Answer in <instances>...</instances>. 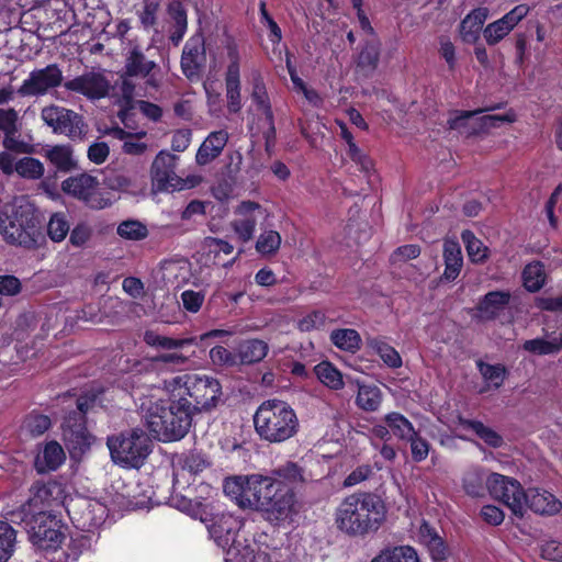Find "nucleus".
I'll use <instances>...</instances> for the list:
<instances>
[{
  "instance_id": "f257e3e1",
  "label": "nucleus",
  "mask_w": 562,
  "mask_h": 562,
  "mask_svg": "<svg viewBox=\"0 0 562 562\" xmlns=\"http://www.w3.org/2000/svg\"><path fill=\"white\" fill-rule=\"evenodd\" d=\"M307 481L306 471L288 461L269 475H237L225 480L224 493L240 508L258 510L265 520L280 525L299 512L294 490Z\"/></svg>"
},
{
  "instance_id": "f03ea898",
  "label": "nucleus",
  "mask_w": 562,
  "mask_h": 562,
  "mask_svg": "<svg viewBox=\"0 0 562 562\" xmlns=\"http://www.w3.org/2000/svg\"><path fill=\"white\" fill-rule=\"evenodd\" d=\"M336 528L348 537L366 538L376 533L384 525L387 508L384 501L370 492L346 496L335 510Z\"/></svg>"
},
{
  "instance_id": "7ed1b4c3",
  "label": "nucleus",
  "mask_w": 562,
  "mask_h": 562,
  "mask_svg": "<svg viewBox=\"0 0 562 562\" xmlns=\"http://www.w3.org/2000/svg\"><path fill=\"white\" fill-rule=\"evenodd\" d=\"M0 235L8 244L30 250L45 243L38 215L30 203L5 205L0 211Z\"/></svg>"
},
{
  "instance_id": "20e7f679",
  "label": "nucleus",
  "mask_w": 562,
  "mask_h": 562,
  "mask_svg": "<svg viewBox=\"0 0 562 562\" xmlns=\"http://www.w3.org/2000/svg\"><path fill=\"white\" fill-rule=\"evenodd\" d=\"M255 430L270 443L284 442L299 432L300 422L292 406L281 400L262 402L254 415Z\"/></svg>"
},
{
  "instance_id": "39448f33",
  "label": "nucleus",
  "mask_w": 562,
  "mask_h": 562,
  "mask_svg": "<svg viewBox=\"0 0 562 562\" xmlns=\"http://www.w3.org/2000/svg\"><path fill=\"white\" fill-rule=\"evenodd\" d=\"M168 387L171 397L188 404L193 415L214 408L222 395L218 380L206 374L186 373L175 376Z\"/></svg>"
},
{
  "instance_id": "423d86ee",
  "label": "nucleus",
  "mask_w": 562,
  "mask_h": 562,
  "mask_svg": "<svg viewBox=\"0 0 562 562\" xmlns=\"http://www.w3.org/2000/svg\"><path fill=\"white\" fill-rule=\"evenodd\" d=\"M193 414L184 402L171 397L167 405L164 401L153 403L145 416L149 431L160 441H175L183 438L192 424Z\"/></svg>"
},
{
  "instance_id": "0eeeda50",
  "label": "nucleus",
  "mask_w": 562,
  "mask_h": 562,
  "mask_svg": "<svg viewBox=\"0 0 562 562\" xmlns=\"http://www.w3.org/2000/svg\"><path fill=\"white\" fill-rule=\"evenodd\" d=\"M106 445L114 463L138 469L149 456L151 442L144 430L134 428L109 437Z\"/></svg>"
},
{
  "instance_id": "6e6552de",
  "label": "nucleus",
  "mask_w": 562,
  "mask_h": 562,
  "mask_svg": "<svg viewBox=\"0 0 562 562\" xmlns=\"http://www.w3.org/2000/svg\"><path fill=\"white\" fill-rule=\"evenodd\" d=\"M97 395L85 394L75 400L76 409L64 418L63 436L68 449L83 452L90 447V435L86 427V414L95 404Z\"/></svg>"
},
{
  "instance_id": "1a4fd4ad",
  "label": "nucleus",
  "mask_w": 562,
  "mask_h": 562,
  "mask_svg": "<svg viewBox=\"0 0 562 562\" xmlns=\"http://www.w3.org/2000/svg\"><path fill=\"white\" fill-rule=\"evenodd\" d=\"M29 539L40 551H56L65 540L60 521L56 517L40 512L32 516L29 522Z\"/></svg>"
},
{
  "instance_id": "9d476101",
  "label": "nucleus",
  "mask_w": 562,
  "mask_h": 562,
  "mask_svg": "<svg viewBox=\"0 0 562 562\" xmlns=\"http://www.w3.org/2000/svg\"><path fill=\"white\" fill-rule=\"evenodd\" d=\"M126 75L144 79L145 94L156 92L161 86V71L159 65L149 59L143 48L133 44L124 54V67Z\"/></svg>"
},
{
  "instance_id": "9b49d317",
  "label": "nucleus",
  "mask_w": 562,
  "mask_h": 562,
  "mask_svg": "<svg viewBox=\"0 0 562 562\" xmlns=\"http://www.w3.org/2000/svg\"><path fill=\"white\" fill-rule=\"evenodd\" d=\"M41 119L53 133L65 135L71 140L82 139L86 135L83 117L70 109L50 104L42 109Z\"/></svg>"
},
{
  "instance_id": "f8f14e48",
  "label": "nucleus",
  "mask_w": 562,
  "mask_h": 562,
  "mask_svg": "<svg viewBox=\"0 0 562 562\" xmlns=\"http://www.w3.org/2000/svg\"><path fill=\"white\" fill-rule=\"evenodd\" d=\"M207 530L216 544L228 554L236 557L240 553L241 543L237 540V533L243 522L232 514H216L207 516Z\"/></svg>"
},
{
  "instance_id": "ddd939ff",
  "label": "nucleus",
  "mask_w": 562,
  "mask_h": 562,
  "mask_svg": "<svg viewBox=\"0 0 562 562\" xmlns=\"http://www.w3.org/2000/svg\"><path fill=\"white\" fill-rule=\"evenodd\" d=\"M178 156L160 150L150 166L153 189L160 192L180 191L186 188V180L176 173Z\"/></svg>"
},
{
  "instance_id": "4468645a",
  "label": "nucleus",
  "mask_w": 562,
  "mask_h": 562,
  "mask_svg": "<svg viewBox=\"0 0 562 562\" xmlns=\"http://www.w3.org/2000/svg\"><path fill=\"white\" fill-rule=\"evenodd\" d=\"M99 180L86 172L68 177L61 182V191L87 206L95 210H102L109 205L99 191Z\"/></svg>"
},
{
  "instance_id": "2eb2a0df",
  "label": "nucleus",
  "mask_w": 562,
  "mask_h": 562,
  "mask_svg": "<svg viewBox=\"0 0 562 562\" xmlns=\"http://www.w3.org/2000/svg\"><path fill=\"white\" fill-rule=\"evenodd\" d=\"M64 88L67 91L82 94L89 100H100L109 95L112 83L108 70L92 68L74 79L65 81Z\"/></svg>"
},
{
  "instance_id": "dca6fc26",
  "label": "nucleus",
  "mask_w": 562,
  "mask_h": 562,
  "mask_svg": "<svg viewBox=\"0 0 562 562\" xmlns=\"http://www.w3.org/2000/svg\"><path fill=\"white\" fill-rule=\"evenodd\" d=\"M486 487L493 498L506 505L515 516L522 517L524 490L517 480L492 473L487 477Z\"/></svg>"
},
{
  "instance_id": "f3484780",
  "label": "nucleus",
  "mask_w": 562,
  "mask_h": 562,
  "mask_svg": "<svg viewBox=\"0 0 562 562\" xmlns=\"http://www.w3.org/2000/svg\"><path fill=\"white\" fill-rule=\"evenodd\" d=\"M64 77L57 64H49L44 68L34 69L18 89L21 97H43L49 90L58 88Z\"/></svg>"
},
{
  "instance_id": "a211bd4d",
  "label": "nucleus",
  "mask_w": 562,
  "mask_h": 562,
  "mask_svg": "<svg viewBox=\"0 0 562 562\" xmlns=\"http://www.w3.org/2000/svg\"><path fill=\"white\" fill-rule=\"evenodd\" d=\"M228 65L225 72V87L227 108L232 113H237L241 109L240 102V56L237 45L234 42H229L226 45Z\"/></svg>"
},
{
  "instance_id": "6ab92c4d",
  "label": "nucleus",
  "mask_w": 562,
  "mask_h": 562,
  "mask_svg": "<svg viewBox=\"0 0 562 562\" xmlns=\"http://www.w3.org/2000/svg\"><path fill=\"white\" fill-rule=\"evenodd\" d=\"M60 487L55 482H35L30 488V497L27 502L22 506V512L18 514H12L11 520L13 522H19L18 518L21 517L22 514H31L32 516L40 512H45L44 508L50 506L52 502L59 494Z\"/></svg>"
},
{
  "instance_id": "aec40b11",
  "label": "nucleus",
  "mask_w": 562,
  "mask_h": 562,
  "mask_svg": "<svg viewBox=\"0 0 562 562\" xmlns=\"http://www.w3.org/2000/svg\"><path fill=\"white\" fill-rule=\"evenodd\" d=\"M528 11L529 8L526 4H519L499 20L490 23L483 32L486 43L495 45L501 42L527 15Z\"/></svg>"
},
{
  "instance_id": "412c9836",
  "label": "nucleus",
  "mask_w": 562,
  "mask_h": 562,
  "mask_svg": "<svg viewBox=\"0 0 562 562\" xmlns=\"http://www.w3.org/2000/svg\"><path fill=\"white\" fill-rule=\"evenodd\" d=\"M41 155L57 172L70 173L79 169L74 147L70 144L45 145Z\"/></svg>"
},
{
  "instance_id": "4be33fe9",
  "label": "nucleus",
  "mask_w": 562,
  "mask_h": 562,
  "mask_svg": "<svg viewBox=\"0 0 562 562\" xmlns=\"http://www.w3.org/2000/svg\"><path fill=\"white\" fill-rule=\"evenodd\" d=\"M521 503L522 514L525 513L526 506L539 515H554L562 508L561 502L553 494L538 488L524 491Z\"/></svg>"
},
{
  "instance_id": "5701e85b",
  "label": "nucleus",
  "mask_w": 562,
  "mask_h": 562,
  "mask_svg": "<svg viewBox=\"0 0 562 562\" xmlns=\"http://www.w3.org/2000/svg\"><path fill=\"white\" fill-rule=\"evenodd\" d=\"M205 60L204 42L201 37L191 38L184 46L181 56V68L187 78L199 76Z\"/></svg>"
},
{
  "instance_id": "b1692460",
  "label": "nucleus",
  "mask_w": 562,
  "mask_h": 562,
  "mask_svg": "<svg viewBox=\"0 0 562 562\" xmlns=\"http://www.w3.org/2000/svg\"><path fill=\"white\" fill-rule=\"evenodd\" d=\"M228 133L226 131L212 132L198 149L195 160L200 166L207 165L218 157L226 146Z\"/></svg>"
},
{
  "instance_id": "393cba45",
  "label": "nucleus",
  "mask_w": 562,
  "mask_h": 562,
  "mask_svg": "<svg viewBox=\"0 0 562 562\" xmlns=\"http://www.w3.org/2000/svg\"><path fill=\"white\" fill-rule=\"evenodd\" d=\"M381 54V42L373 36L361 48L357 58V68L364 77H370L378 68Z\"/></svg>"
},
{
  "instance_id": "a878e982",
  "label": "nucleus",
  "mask_w": 562,
  "mask_h": 562,
  "mask_svg": "<svg viewBox=\"0 0 562 562\" xmlns=\"http://www.w3.org/2000/svg\"><path fill=\"white\" fill-rule=\"evenodd\" d=\"M488 18L487 8H476L472 10L460 23V35L467 43H474L481 33L483 24Z\"/></svg>"
},
{
  "instance_id": "bb28decb",
  "label": "nucleus",
  "mask_w": 562,
  "mask_h": 562,
  "mask_svg": "<svg viewBox=\"0 0 562 562\" xmlns=\"http://www.w3.org/2000/svg\"><path fill=\"white\" fill-rule=\"evenodd\" d=\"M268 349L267 342L260 339L241 341L236 348L237 366L260 362L267 356Z\"/></svg>"
},
{
  "instance_id": "cd10ccee",
  "label": "nucleus",
  "mask_w": 562,
  "mask_h": 562,
  "mask_svg": "<svg viewBox=\"0 0 562 562\" xmlns=\"http://www.w3.org/2000/svg\"><path fill=\"white\" fill-rule=\"evenodd\" d=\"M445 272L442 278L447 281H453L460 273L463 258L461 247L458 241L447 239L443 244Z\"/></svg>"
},
{
  "instance_id": "c85d7f7f",
  "label": "nucleus",
  "mask_w": 562,
  "mask_h": 562,
  "mask_svg": "<svg viewBox=\"0 0 562 562\" xmlns=\"http://www.w3.org/2000/svg\"><path fill=\"white\" fill-rule=\"evenodd\" d=\"M180 469H178L173 473V486L175 488L180 485V477L186 476V473L189 475H196L198 473L202 472L206 465V460L200 454L195 452H190L186 456H183L179 462H178Z\"/></svg>"
},
{
  "instance_id": "c756f323",
  "label": "nucleus",
  "mask_w": 562,
  "mask_h": 562,
  "mask_svg": "<svg viewBox=\"0 0 562 562\" xmlns=\"http://www.w3.org/2000/svg\"><path fill=\"white\" fill-rule=\"evenodd\" d=\"M144 341L150 347L161 348L166 350H177L196 344V338L187 337L177 339L167 336H161L154 330H146L144 333Z\"/></svg>"
},
{
  "instance_id": "7c9ffc66",
  "label": "nucleus",
  "mask_w": 562,
  "mask_h": 562,
  "mask_svg": "<svg viewBox=\"0 0 562 562\" xmlns=\"http://www.w3.org/2000/svg\"><path fill=\"white\" fill-rule=\"evenodd\" d=\"M371 562H419L416 550L411 546L385 548Z\"/></svg>"
},
{
  "instance_id": "2f4dec72",
  "label": "nucleus",
  "mask_w": 562,
  "mask_h": 562,
  "mask_svg": "<svg viewBox=\"0 0 562 562\" xmlns=\"http://www.w3.org/2000/svg\"><path fill=\"white\" fill-rule=\"evenodd\" d=\"M510 300V293L505 291H492L485 294L479 304V311L488 318H494L504 310Z\"/></svg>"
},
{
  "instance_id": "473e14b6",
  "label": "nucleus",
  "mask_w": 562,
  "mask_h": 562,
  "mask_svg": "<svg viewBox=\"0 0 562 562\" xmlns=\"http://www.w3.org/2000/svg\"><path fill=\"white\" fill-rule=\"evenodd\" d=\"M546 278L544 265L540 261L530 262L522 270L524 286L531 293L543 288Z\"/></svg>"
},
{
  "instance_id": "72a5a7b5",
  "label": "nucleus",
  "mask_w": 562,
  "mask_h": 562,
  "mask_svg": "<svg viewBox=\"0 0 562 562\" xmlns=\"http://www.w3.org/2000/svg\"><path fill=\"white\" fill-rule=\"evenodd\" d=\"M42 460L44 465L40 459L36 462L38 472L56 470L65 460L63 447L57 441L48 442L43 450Z\"/></svg>"
},
{
  "instance_id": "f704fd0d",
  "label": "nucleus",
  "mask_w": 562,
  "mask_h": 562,
  "mask_svg": "<svg viewBox=\"0 0 562 562\" xmlns=\"http://www.w3.org/2000/svg\"><path fill=\"white\" fill-rule=\"evenodd\" d=\"M251 100L256 104L257 110L265 115V119L271 120V114H273L271 103L263 79L259 74H256L252 77Z\"/></svg>"
},
{
  "instance_id": "c9c22d12",
  "label": "nucleus",
  "mask_w": 562,
  "mask_h": 562,
  "mask_svg": "<svg viewBox=\"0 0 562 562\" xmlns=\"http://www.w3.org/2000/svg\"><path fill=\"white\" fill-rule=\"evenodd\" d=\"M382 402V393L375 385H359L356 404L367 412L376 411Z\"/></svg>"
},
{
  "instance_id": "e433bc0d",
  "label": "nucleus",
  "mask_w": 562,
  "mask_h": 562,
  "mask_svg": "<svg viewBox=\"0 0 562 562\" xmlns=\"http://www.w3.org/2000/svg\"><path fill=\"white\" fill-rule=\"evenodd\" d=\"M330 341L341 350L356 352L360 349L361 338L357 330L344 328L333 330Z\"/></svg>"
},
{
  "instance_id": "4c0bfd02",
  "label": "nucleus",
  "mask_w": 562,
  "mask_h": 562,
  "mask_svg": "<svg viewBox=\"0 0 562 562\" xmlns=\"http://www.w3.org/2000/svg\"><path fill=\"white\" fill-rule=\"evenodd\" d=\"M522 348L524 350L538 356L554 355L562 349V335L554 337L551 340H546L543 338L529 339L522 344Z\"/></svg>"
},
{
  "instance_id": "58836bf2",
  "label": "nucleus",
  "mask_w": 562,
  "mask_h": 562,
  "mask_svg": "<svg viewBox=\"0 0 562 562\" xmlns=\"http://www.w3.org/2000/svg\"><path fill=\"white\" fill-rule=\"evenodd\" d=\"M461 426L473 430L486 445L498 448L503 445V438L495 430L485 426L482 422L460 419Z\"/></svg>"
},
{
  "instance_id": "ea45409f",
  "label": "nucleus",
  "mask_w": 562,
  "mask_h": 562,
  "mask_svg": "<svg viewBox=\"0 0 562 562\" xmlns=\"http://www.w3.org/2000/svg\"><path fill=\"white\" fill-rule=\"evenodd\" d=\"M384 422L391 432L400 439H408L415 435L412 423L400 413L393 412L385 415Z\"/></svg>"
},
{
  "instance_id": "a19ab883",
  "label": "nucleus",
  "mask_w": 562,
  "mask_h": 562,
  "mask_svg": "<svg viewBox=\"0 0 562 562\" xmlns=\"http://www.w3.org/2000/svg\"><path fill=\"white\" fill-rule=\"evenodd\" d=\"M314 371L318 380L331 390H340L344 386L341 373L327 361H323L315 366Z\"/></svg>"
},
{
  "instance_id": "79ce46f5",
  "label": "nucleus",
  "mask_w": 562,
  "mask_h": 562,
  "mask_svg": "<svg viewBox=\"0 0 562 562\" xmlns=\"http://www.w3.org/2000/svg\"><path fill=\"white\" fill-rule=\"evenodd\" d=\"M172 505L181 512H184L192 516L193 518L200 519L202 522L207 521V516L211 514L207 512V506L198 502H192L191 499L181 496L173 495L171 496Z\"/></svg>"
},
{
  "instance_id": "37998d69",
  "label": "nucleus",
  "mask_w": 562,
  "mask_h": 562,
  "mask_svg": "<svg viewBox=\"0 0 562 562\" xmlns=\"http://www.w3.org/2000/svg\"><path fill=\"white\" fill-rule=\"evenodd\" d=\"M515 121L514 114H487L480 117H476L472 125L470 133H484L488 132L491 128H495L501 126L504 123H512Z\"/></svg>"
},
{
  "instance_id": "c03bdc74",
  "label": "nucleus",
  "mask_w": 562,
  "mask_h": 562,
  "mask_svg": "<svg viewBox=\"0 0 562 562\" xmlns=\"http://www.w3.org/2000/svg\"><path fill=\"white\" fill-rule=\"evenodd\" d=\"M482 112L483 110L481 109L474 111H453L448 119L449 128L467 135H473L474 133H470L471 125L476 119L475 116Z\"/></svg>"
},
{
  "instance_id": "a18cd8bd",
  "label": "nucleus",
  "mask_w": 562,
  "mask_h": 562,
  "mask_svg": "<svg viewBox=\"0 0 562 562\" xmlns=\"http://www.w3.org/2000/svg\"><path fill=\"white\" fill-rule=\"evenodd\" d=\"M462 241L465 245L468 256L471 261L479 263L483 262L487 258V247L475 237L473 232L465 229L461 234Z\"/></svg>"
},
{
  "instance_id": "49530a36",
  "label": "nucleus",
  "mask_w": 562,
  "mask_h": 562,
  "mask_svg": "<svg viewBox=\"0 0 562 562\" xmlns=\"http://www.w3.org/2000/svg\"><path fill=\"white\" fill-rule=\"evenodd\" d=\"M117 235L126 240L138 241L148 236V229L145 224L137 220H126L119 224Z\"/></svg>"
},
{
  "instance_id": "de8ad7c7",
  "label": "nucleus",
  "mask_w": 562,
  "mask_h": 562,
  "mask_svg": "<svg viewBox=\"0 0 562 562\" xmlns=\"http://www.w3.org/2000/svg\"><path fill=\"white\" fill-rule=\"evenodd\" d=\"M159 9V0H143L140 9L136 11V15L145 31H149L156 26Z\"/></svg>"
},
{
  "instance_id": "09e8293b",
  "label": "nucleus",
  "mask_w": 562,
  "mask_h": 562,
  "mask_svg": "<svg viewBox=\"0 0 562 562\" xmlns=\"http://www.w3.org/2000/svg\"><path fill=\"white\" fill-rule=\"evenodd\" d=\"M16 532L7 521L0 520V562H7L13 554Z\"/></svg>"
},
{
  "instance_id": "8fccbe9b",
  "label": "nucleus",
  "mask_w": 562,
  "mask_h": 562,
  "mask_svg": "<svg viewBox=\"0 0 562 562\" xmlns=\"http://www.w3.org/2000/svg\"><path fill=\"white\" fill-rule=\"evenodd\" d=\"M485 475L477 469L470 470L463 477V488L465 493L472 497H481L485 493L486 487Z\"/></svg>"
},
{
  "instance_id": "3c124183",
  "label": "nucleus",
  "mask_w": 562,
  "mask_h": 562,
  "mask_svg": "<svg viewBox=\"0 0 562 562\" xmlns=\"http://www.w3.org/2000/svg\"><path fill=\"white\" fill-rule=\"evenodd\" d=\"M20 177L29 180H38L44 176L45 167L42 161L33 157H23L16 161V171Z\"/></svg>"
},
{
  "instance_id": "603ef678",
  "label": "nucleus",
  "mask_w": 562,
  "mask_h": 562,
  "mask_svg": "<svg viewBox=\"0 0 562 562\" xmlns=\"http://www.w3.org/2000/svg\"><path fill=\"white\" fill-rule=\"evenodd\" d=\"M368 346L372 348L390 368H400L402 359L398 352L383 340L372 338L368 340Z\"/></svg>"
},
{
  "instance_id": "864d4df0",
  "label": "nucleus",
  "mask_w": 562,
  "mask_h": 562,
  "mask_svg": "<svg viewBox=\"0 0 562 562\" xmlns=\"http://www.w3.org/2000/svg\"><path fill=\"white\" fill-rule=\"evenodd\" d=\"M52 426L50 418L42 414H30L25 417L22 428L32 437L45 434Z\"/></svg>"
},
{
  "instance_id": "5fc2aeb1",
  "label": "nucleus",
  "mask_w": 562,
  "mask_h": 562,
  "mask_svg": "<svg viewBox=\"0 0 562 562\" xmlns=\"http://www.w3.org/2000/svg\"><path fill=\"white\" fill-rule=\"evenodd\" d=\"M281 245V236L276 231H268L262 233L256 243V249L261 255H273L278 251Z\"/></svg>"
},
{
  "instance_id": "6e6d98bb",
  "label": "nucleus",
  "mask_w": 562,
  "mask_h": 562,
  "mask_svg": "<svg viewBox=\"0 0 562 562\" xmlns=\"http://www.w3.org/2000/svg\"><path fill=\"white\" fill-rule=\"evenodd\" d=\"M146 136H147L146 131H139V132L134 133L132 136H130L128 139H126L122 144V151L125 155H130V156L145 155L149 148V145L145 142H142V139Z\"/></svg>"
},
{
  "instance_id": "4d7b16f0",
  "label": "nucleus",
  "mask_w": 562,
  "mask_h": 562,
  "mask_svg": "<svg viewBox=\"0 0 562 562\" xmlns=\"http://www.w3.org/2000/svg\"><path fill=\"white\" fill-rule=\"evenodd\" d=\"M69 233V225L60 213L54 214L47 225V234L53 241L59 243Z\"/></svg>"
},
{
  "instance_id": "13d9d810",
  "label": "nucleus",
  "mask_w": 562,
  "mask_h": 562,
  "mask_svg": "<svg viewBox=\"0 0 562 562\" xmlns=\"http://www.w3.org/2000/svg\"><path fill=\"white\" fill-rule=\"evenodd\" d=\"M477 367L483 378L492 382L496 389L503 384L506 375V368L504 366L488 364L480 361Z\"/></svg>"
},
{
  "instance_id": "bf43d9fd",
  "label": "nucleus",
  "mask_w": 562,
  "mask_h": 562,
  "mask_svg": "<svg viewBox=\"0 0 562 562\" xmlns=\"http://www.w3.org/2000/svg\"><path fill=\"white\" fill-rule=\"evenodd\" d=\"M231 225L238 238L243 243H247L254 237L257 220L254 216H246L233 221Z\"/></svg>"
},
{
  "instance_id": "052dcab7",
  "label": "nucleus",
  "mask_w": 562,
  "mask_h": 562,
  "mask_svg": "<svg viewBox=\"0 0 562 562\" xmlns=\"http://www.w3.org/2000/svg\"><path fill=\"white\" fill-rule=\"evenodd\" d=\"M20 125L15 126L13 132H3L4 137L2 145L5 149L19 154H30L32 151V147L25 142L21 140L19 137Z\"/></svg>"
},
{
  "instance_id": "680f3d73",
  "label": "nucleus",
  "mask_w": 562,
  "mask_h": 562,
  "mask_svg": "<svg viewBox=\"0 0 562 562\" xmlns=\"http://www.w3.org/2000/svg\"><path fill=\"white\" fill-rule=\"evenodd\" d=\"M210 359L216 366H237L236 351L232 352L223 346H215L210 350Z\"/></svg>"
},
{
  "instance_id": "e2e57ef3",
  "label": "nucleus",
  "mask_w": 562,
  "mask_h": 562,
  "mask_svg": "<svg viewBox=\"0 0 562 562\" xmlns=\"http://www.w3.org/2000/svg\"><path fill=\"white\" fill-rule=\"evenodd\" d=\"M134 78H137L136 76H128L126 75L125 69H123L120 79V91L122 98L126 101V103H130L133 101L135 95H142L139 92L136 91V83L134 81ZM143 95H146L145 93Z\"/></svg>"
},
{
  "instance_id": "0e129e2a",
  "label": "nucleus",
  "mask_w": 562,
  "mask_h": 562,
  "mask_svg": "<svg viewBox=\"0 0 562 562\" xmlns=\"http://www.w3.org/2000/svg\"><path fill=\"white\" fill-rule=\"evenodd\" d=\"M420 255V248L418 245H405L398 247L392 255L391 261L394 265L406 262L407 260L415 259Z\"/></svg>"
},
{
  "instance_id": "69168bd1",
  "label": "nucleus",
  "mask_w": 562,
  "mask_h": 562,
  "mask_svg": "<svg viewBox=\"0 0 562 562\" xmlns=\"http://www.w3.org/2000/svg\"><path fill=\"white\" fill-rule=\"evenodd\" d=\"M181 301L188 312L196 313L204 302V293L186 290L181 293Z\"/></svg>"
},
{
  "instance_id": "338daca9",
  "label": "nucleus",
  "mask_w": 562,
  "mask_h": 562,
  "mask_svg": "<svg viewBox=\"0 0 562 562\" xmlns=\"http://www.w3.org/2000/svg\"><path fill=\"white\" fill-rule=\"evenodd\" d=\"M19 123V113L13 108L2 109L0 108V131L13 132Z\"/></svg>"
},
{
  "instance_id": "774afa93",
  "label": "nucleus",
  "mask_w": 562,
  "mask_h": 562,
  "mask_svg": "<svg viewBox=\"0 0 562 562\" xmlns=\"http://www.w3.org/2000/svg\"><path fill=\"white\" fill-rule=\"evenodd\" d=\"M373 474L372 468L368 464H362L356 468L345 479L344 486L351 487L357 484L362 483L368 480Z\"/></svg>"
}]
</instances>
